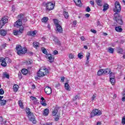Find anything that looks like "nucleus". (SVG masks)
Segmentation results:
<instances>
[{
	"label": "nucleus",
	"instance_id": "f3484780",
	"mask_svg": "<svg viewBox=\"0 0 125 125\" xmlns=\"http://www.w3.org/2000/svg\"><path fill=\"white\" fill-rule=\"evenodd\" d=\"M104 75H108L111 72V69L110 68H106L103 69Z\"/></svg>",
	"mask_w": 125,
	"mask_h": 125
},
{
	"label": "nucleus",
	"instance_id": "f257e3e1",
	"mask_svg": "<svg viewBox=\"0 0 125 125\" xmlns=\"http://www.w3.org/2000/svg\"><path fill=\"white\" fill-rule=\"evenodd\" d=\"M16 49L18 55H24V54L27 52V48L22 47V46L21 45H17Z\"/></svg>",
	"mask_w": 125,
	"mask_h": 125
},
{
	"label": "nucleus",
	"instance_id": "79ce46f5",
	"mask_svg": "<svg viewBox=\"0 0 125 125\" xmlns=\"http://www.w3.org/2000/svg\"><path fill=\"white\" fill-rule=\"evenodd\" d=\"M3 94H4V91L3 90V89H0V95H3Z\"/></svg>",
	"mask_w": 125,
	"mask_h": 125
},
{
	"label": "nucleus",
	"instance_id": "603ef678",
	"mask_svg": "<svg viewBox=\"0 0 125 125\" xmlns=\"http://www.w3.org/2000/svg\"><path fill=\"white\" fill-rule=\"evenodd\" d=\"M69 58H70V59H73V58H74V55H73L72 54H70L69 55Z\"/></svg>",
	"mask_w": 125,
	"mask_h": 125
},
{
	"label": "nucleus",
	"instance_id": "9d476101",
	"mask_svg": "<svg viewBox=\"0 0 125 125\" xmlns=\"http://www.w3.org/2000/svg\"><path fill=\"white\" fill-rule=\"evenodd\" d=\"M15 27H17V28H19V27H21L22 26V20L19 19L14 24Z\"/></svg>",
	"mask_w": 125,
	"mask_h": 125
},
{
	"label": "nucleus",
	"instance_id": "13d9d810",
	"mask_svg": "<svg viewBox=\"0 0 125 125\" xmlns=\"http://www.w3.org/2000/svg\"><path fill=\"white\" fill-rule=\"evenodd\" d=\"M57 118H55V120L57 122L58 121H59V115H57Z\"/></svg>",
	"mask_w": 125,
	"mask_h": 125
},
{
	"label": "nucleus",
	"instance_id": "72a5a7b5",
	"mask_svg": "<svg viewBox=\"0 0 125 125\" xmlns=\"http://www.w3.org/2000/svg\"><path fill=\"white\" fill-rule=\"evenodd\" d=\"M109 79H115V74L113 72L109 74Z\"/></svg>",
	"mask_w": 125,
	"mask_h": 125
},
{
	"label": "nucleus",
	"instance_id": "c756f323",
	"mask_svg": "<svg viewBox=\"0 0 125 125\" xmlns=\"http://www.w3.org/2000/svg\"><path fill=\"white\" fill-rule=\"evenodd\" d=\"M98 76H102V75H104L103 69H100L97 72Z\"/></svg>",
	"mask_w": 125,
	"mask_h": 125
},
{
	"label": "nucleus",
	"instance_id": "393cba45",
	"mask_svg": "<svg viewBox=\"0 0 125 125\" xmlns=\"http://www.w3.org/2000/svg\"><path fill=\"white\" fill-rule=\"evenodd\" d=\"M33 45L35 48H38V47H39L40 46V43L37 42H35L33 43Z\"/></svg>",
	"mask_w": 125,
	"mask_h": 125
},
{
	"label": "nucleus",
	"instance_id": "37998d69",
	"mask_svg": "<svg viewBox=\"0 0 125 125\" xmlns=\"http://www.w3.org/2000/svg\"><path fill=\"white\" fill-rule=\"evenodd\" d=\"M89 56H90V53H88L86 55L87 62L86 63H88V60H89Z\"/></svg>",
	"mask_w": 125,
	"mask_h": 125
},
{
	"label": "nucleus",
	"instance_id": "3c124183",
	"mask_svg": "<svg viewBox=\"0 0 125 125\" xmlns=\"http://www.w3.org/2000/svg\"><path fill=\"white\" fill-rule=\"evenodd\" d=\"M90 10H91L90 9V8L89 7V6H87L86 9V12H89L90 11Z\"/></svg>",
	"mask_w": 125,
	"mask_h": 125
},
{
	"label": "nucleus",
	"instance_id": "58836bf2",
	"mask_svg": "<svg viewBox=\"0 0 125 125\" xmlns=\"http://www.w3.org/2000/svg\"><path fill=\"white\" fill-rule=\"evenodd\" d=\"M97 4L100 6H102V4L101 3V0H96Z\"/></svg>",
	"mask_w": 125,
	"mask_h": 125
},
{
	"label": "nucleus",
	"instance_id": "0eeeda50",
	"mask_svg": "<svg viewBox=\"0 0 125 125\" xmlns=\"http://www.w3.org/2000/svg\"><path fill=\"white\" fill-rule=\"evenodd\" d=\"M54 23L57 28V31L58 32V33H60V34H62L63 32V28H62V26H61V25L58 23V21H54Z\"/></svg>",
	"mask_w": 125,
	"mask_h": 125
},
{
	"label": "nucleus",
	"instance_id": "412c9836",
	"mask_svg": "<svg viewBox=\"0 0 125 125\" xmlns=\"http://www.w3.org/2000/svg\"><path fill=\"white\" fill-rule=\"evenodd\" d=\"M64 87L66 90H68V91H70L71 90V87L69 85V84L68 83H65L64 84Z\"/></svg>",
	"mask_w": 125,
	"mask_h": 125
},
{
	"label": "nucleus",
	"instance_id": "1a4fd4ad",
	"mask_svg": "<svg viewBox=\"0 0 125 125\" xmlns=\"http://www.w3.org/2000/svg\"><path fill=\"white\" fill-rule=\"evenodd\" d=\"M44 91L46 94H48V95H49V94H51L52 93V90L51 89V88L49 86H47L44 89Z\"/></svg>",
	"mask_w": 125,
	"mask_h": 125
},
{
	"label": "nucleus",
	"instance_id": "473e14b6",
	"mask_svg": "<svg viewBox=\"0 0 125 125\" xmlns=\"http://www.w3.org/2000/svg\"><path fill=\"white\" fill-rule=\"evenodd\" d=\"M3 77H4V78H7V79H9V74H7L6 72H4L3 73Z\"/></svg>",
	"mask_w": 125,
	"mask_h": 125
},
{
	"label": "nucleus",
	"instance_id": "f704fd0d",
	"mask_svg": "<svg viewBox=\"0 0 125 125\" xmlns=\"http://www.w3.org/2000/svg\"><path fill=\"white\" fill-rule=\"evenodd\" d=\"M19 104L21 109H23V108H24V105H23V103H22V101H19Z\"/></svg>",
	"mask_w": 125,
	"mask_h": 125
},
{
	"label": "nucleus",
	"instance_id": "aec40b11",
	"mask_svg": "<svg viewBox=\"0 0 125 125\" xmlns=\"http://www.w3.org/2000/svg\"><path fill=\"white\" fill-rule=\"evenodd\" d=\"M0 35L2 37H4L6 35V30H0Z\"/></svg>",
	"mask_w": 125,
	"mask_h": 125
},
{
	"label": "nucleus",
	"instance_id": "6e6d98bb",
	"mask_svg": "<svg viewBox=\"0 0 125 125\" xmlns=\"http://www.w3.org/2000/svg\"><path fill=\"white\" fill-rule=\"evenodd\" d=\"M91 32H92V33H93V34H96V30L94 29H91Z\"/></svg>",
	"mask_w": 125,
	"mask_h": 125
},
{
	"label": "nucleus",
	"instance_id": "20e7f679",
	"mask_svg": "<svg viewBox=\"0 0 125 125\" xmlns=\"http://www.w3.org/2000/svg\"><path fill=\"white\" fill-rule=\"evenodd\" d=\"M42 53H44V54H46V55H47L46 58H48V59H49V62H50V63H52V62L54 61V59L52 58V56H51V54H47V50H46L45 48H42Z\"/></svg>",
	"mask_w": 125,
	"mask_h": 125
},
{
	"label": "nucleus",
	"instance_id": "a18cd8bd",
	"mask_svg": "<svg viewBox=\"0 0 125 125\" xmlns=\"http://www.w3.org/2000/svg\"><path fill=\"white\" fill-rule=\"evenodd\" d=\"M41 103L42 106H46V103H45V101H41Z\"/></svg>",
	"mask_w": 125,
	"mask_h": 125
},
{
	"label": "nucleus",
	"instance_id": "9b49d317",
	"mask_svg": "<svg viewBox=\"0 0 125 125\" xmlns=\"http://www.w3.org/2000/svg\"><path fill=\"white\" fill-rule=\"evenodd\" d=\"M43 70H42V69H40L39 71L37 72V76L39 78L44 77V74L43 73Z\"/></svg>",
	"mask_w": 125,
	"mask_h": 125
},
{
	"label": "nucleus",
	"instance_id": "a19ab883",
	"mask_svg": "<svg viewBox=\"0 0 125 125\" xmlns=\"http://www.w3.org/2000/svg\"><path fill=\"white\" fill-rule=\"evenodd\" d=\"M78 58L80 59L83 58V53H80L78 54Z\"/></svg>",
	"mask_w": 125,
	"mask_h": 125
},
{
	"label": "nucleus",
	"instance_id": "e2e57ef3",
	"mask_svg": "<svg viewBox=\"0 0 125 125\" xmlns=\"http://www.w3.org/2000/svg\"><path fill=\"white\" fill-rule=\"evenodd\" d=\"M61 81L62 82H63L64 81H65V77H62L61 78Z\"/></svg>",
	"mask_w": 125,
	"mask_h": 125
},
{
	"label": "nucleus",
	"instance_id": "cd10ccee",
	"mask_svg": "<svg viewBox=\"0 0 125 125\" xmlns=\"http://www.w3.org/2000/svg\"><path fill=\"white\" fill-rule=\"evenodd\" d=\"M108 52H109V53H114V48L111 47H109L107 50Z\"/></svg>",
	"mask_w": 125,
	"mask_h": 125
},
{
	"label": "nucleus",
	"instance_id": "c9c22d12",
	"mask_svg": "<svg viewBox=\"0 0 125 125\" xmlns=\"http://www.w3.org/2000/svg\"><path fill=\"white\" fill-rule=\"evenodd\" d=\"M23 31H24V27L23 26H21L19 28L18 32L19 33L22 34V33H23Z\"/></svg>",
	"mask_w": 125,
	"mask_h": 125
},
{
	"label": "nucleus",
	"instance_id": "6e6552de",
	"mask_svg": "<svg viewBox=\"0 0 125 125\" xmlns=\"http://www.w3.org/2000/svg\"><path fill=\"white\" fill-rule=\"evenodd\" d=\"M54 6H55V5L53 3L51 2H47L45 5L46 10H48V11L53 10L54 9Z\"/></svg>",
	"mask_w": 125,
	"mask_h": 125
},
{
	"label": "nucleus",
	"instance_id": "5fc2aeb1",
	"mask_svg": "<svg viewBox=\"0 0 125 125\" xmlns=\"http://www.w3.org/2000/svg\"><path fill=\"white\" fill-rule=\"evenodd\" d=\"M21 72H19L18 74V76H19V78H20V79H22V76H21Z\"/></svg>",
	"mask_w": 125,
	"mask_h": 125
},
{
	"label": "nucleus",
	"instance_id": "2f4dec72",
	"mask_svg": "<svg viewBox=\"0 0 125 125\" xmlns=\"http://www.w3.org/2000/svg\"><path fill=\"white\" fill-rule=\"evenodd\" d=\"M110 79V82L112 84V85H114L115 84V83H116V80H115V78H109Z\"/></svg>",
	"mask_w": 125,
	"mask_h": 125
},
{
	"label": "nucleus",
	"instance_id": "c03bdc74",
	"mask_svg": "<svg viewBox=\"0 0 125 125\" xmlns=\"http://www.w3.org/2000/svg\"><path fill=\"white\" fill-rule=\"evenodd\" d=\"M2 49H4L6 47V44L5 43H3L2 45L0 46Z\"/></svg>",
	"mask_w": 125,
	"mask_h": 125
},
{
	"label": "nucleus",
	"instance_id": "ea45409f",
	"mask_svg": "<svg viewBox=\"0 0 125 125\" xmlns=\"http://www.w3.org/2000/svg\"><path fill=\"white\" fill-rule=\"evenodd\" d=\"M1 66H2L3 67H6L7 63H6V61H4V62H2L1 63Z\"/></svg>",
	"mask_w": 125,
	"mask_h": 125
},
{
	"label": "nucleus",
	"instance_id": "69168bd1",
	"mask_svg": "<svg viewBox=\"0 0 125 125\" xmlns=\"http://www.w3.org/2000/svg\"><path fill=\"white\" fill-rule=\"evenodd\" d=\"M60 86V84H59V83H58L56 85V87L57 88H58V87H59Z\"/></svg>",
	"mask_w": 125,
	"mask_h": 125
},
{
	"label": "nucleus",
	"instance_id": "0e129e2a",
	"mask_svg": "<svg viewBox=\"0 0 125 125\" xmlns=\"http://www.w3.org/2000/svg\"><path fill=\"white\" fill-rule=\"evenodd\" d=\"M90 4H91L92 5H94V1H90Z\"/></svg>",
	"mask_w": 125,
	"mask_h": 125
},
{
	"label": "nucleus",
	"instance_id": "c85d7f7f",
	"mask_svg": "<svg viewBox=\"0 0 125 125\" xmlns=\"http://www.w3.org/2000/svg\"><path fill=\"white\" fill-rule=\"evenodd\" d=\"M63 15L65 19H68V18H69V14L68 13V12L64 11Z\"/></svg>",
	"mask_w": 125,
	"mask_h": 125
},
{
	"label": "nucleus",
	"instance_id": "052dcab7",
	"mask_svg": "<svg viewBox=\"0 0 125 125\" xmlns=\"http://www.w3.org/2000/svg\"><path fill=\"white\" fill-rule=\"evenodd\" d=\"M54 55H56V54H58V51L57 50L54 51Z\"/></svg>",
	"mask_w": 125,
	"mask_h": 125
},
{
	"label": "nucleus",
	"instance_id": "5701e85b",
	"mask_svg": "<svg viewBox=\"0 0 125 125\" xmlns=\"http://www.w3.org/2000/svg\"><path fill=\"white\" fill-rule=\"evenodd\" d=\"M19 87V86L18 85L15 84L13 86V90L14 92H17L18 91V88Z\"/></svg>",
	"mask_w": 125,
	"mask_h": 125
},
{
	"label": "nucleus",
	"instance_id": "e433bc0d",
	"mask_svg": "<svg viewBox=\"0 0 125 125\" xmlns=\"http://www.w3.org/2000/svg\"><path fill=\"white\" fill-rule=\"evenodd\" d=\"M42 22H44L45 23L47 21H48V18L47 17H44L42 19Z\"/></svg>",
	"mask_w": 125,
	"mask_h": 125
},
{
	"label": "nucleus",
	"instance_id": "ddd939ff",
	"mask_svg": "<svg viewBox=\"0 0 125 125\" xmlns=\"http://www.w3.org/2000/svg\"><path fill=\"white\" fill-rule=\"evenodd\" d=\"M40 69H42L43 70V74H44V76H45L46 75H47V74H48L49 71H48V69H47V68H45V67L43 66L42 67H41V68Z\"/></svg>",
	"mask_w": 125,
	"mask_h": 125
},
{
	"label": "nucleus",
	"instance_id": "423d86ee",
	"mask_svg": "<svg viewBox=\"0 0 125 125\" xmlns=\"http://www.w3.org/2000/svg\"><path fill=\"white\" fill-rule=\"evenodd\" d=\"M114 19L120 25H123V20L120 18V15L118 13H115L114 14Z\"/></svg>",
	"mask_w": 125,
	"mask_h": 125
},
{
	"label": "nucleus",
	"instance_id": "6ab92c4d",
	"mask_svg": "<svg viewBox=\"0 0 125 125\" xmlns=\"http://www.w3.org/2000/svg\"><path fill=\"white\" fill-rule=\"evenodd\" d=\"M48 114H49V109L48 108H46L43 111V116H48Z\"/></svg>",
	"mask_w": 125,
	"mask_h": 125
},
{
	"label": "nucleus",
	"instance_id": "864d4df0",
	"mask_svg": "<svg viewBox=\"0 0 125 125\" xmlns=\"http://www.w3.org/2000/svg\"><path fill=\"white\" fill-rule=\"evenodd\" d=\"M12 11H13V12H14V11H15V6L13 5L12 6Z\"/></svg>",
	"mask_w": 125,
	"mask_h": 125
},
{
	"label": "nucleus",
	"instance_id": "4468645a",
	"mask_svg": "<svg viewBox=\"0 0 125 125\" xmlns=\"http://www.w3.org/2000/svg\"><path fill=\"white\" fill-rule=\"evenodd\" d=\"M8 22V20L7 18L5 17H3L0 21V22L2 23L3 24H5L6 23H7Z\"/></svg>",
	"mask_w": 125,
	"mask_h": 125
},
{
	"label": "nucleus",
	"instance_id": "bf43d9fd",
	"mask_svg": "<svg viewBox=\"0 0 125 125\" xmlns=\"http://www.w3.org/2000/svg\"><path fill=\"white\" fill-rule=\"evenodd\" d=\"M43 125H52V123H46V124H44Z\"/></svg>",
	"mask_w": 125,
	"mask_h": 125
},
{
	"label": "nucleus",
	"instance_id": "b1692460",
	"mask_svg": "<svg viewBox=\"0 0 125 125\" xmlns=\"http://www.w3.org/2000/svg\"><path fill=\"white\" fill-rule=\"evenodd\" d=\"M115 29L116 32H118V33H120V32L123 31V28H122L121 26L116 27Z\"/></svg>",
	"mask_w": 125,
	"mask_h": 125
},
{
	"label": "nucleus",
	"instance_id": "774afa93",
	"mask_svg": "<svg viewBox=\"0 0 125 125\" xmlns=\"http://www.w3.org/2000/svg\"><path fill=\"white\" fill-rule=\"evenodd\" d=\"M4 24H3L1 22H0V29H1V28H2V26L4 25Z\"/></svg>",
	"mask_w": 125,
	"mask_h": 125
},
{
	"label": "nucleus",
	"instance_id": "de8ad7c7",
	"mask_svg": "<svg viewBox=\"0 0 125 125\" xmlns=\"http://www.w3.org/2000/svg\"><path fill=\"white\" fill-rule=\"evenodd\" d=\"M4 61H6V58L4 59V58H0V62H4Z\"/></svg>",
	"mask_w": 125,
	"mask_h": 125
},
{
	"label": "nucleus",
	"instance_id": "f03ea898",
	"mask_svg": "<svg viewBox=\"0 0 125 125\" xmlns=\"http://www.w3.org/2000/svg\"><path fill=\"white\" fill-rule=\"evenodd\" d=\"M25 112L27 116H28L29 121L32 122L33 124H36L37 121H36V119L35 118L34 114L33 113L31 112V109L26 108L25 109Z\"/></svg>",
	"mask_w": 125,
	"mask_h": 125
},
{
	"label": "nucleus",
	"instance_id": "4be33fe9",
	"mask_svg": "<svg viewBox=\"0 0 125 125\" xmlns=\"http://www.w3.org/2000/svg\"><path fill=\"white\" fill-rule=\"evenodd\" d=\"M104 9L103 10V11L105 12L106 10H108V9L109 8V5L108 4H104L103 6Z\"/></svg>",
	"mask_w": 125,
	"mask_h": 125
},
{
	"label": "nucleus",
	"instance_id": "a878e982",
	"mask_svg": "<svg viewBox=\"0 0 125 125\" xmlns=\"http://www.w3.org/2000/svg\"><path fill=\"white\" fill-rule=\"evenodd\" d=\"M117 52L118 53H120V54H123V53H124V50L122 49V48L118 47Z\"/></svg>",
	"mask_w": 125,
	"mask_h": 125
},
{
	"label": "nucleus",
	"instance_id": "2eb2a0df",
	"mask_svg": "<svg viewBox=\"0 0 125 125\" xmlns=\"http://www.w3.org/2000/svg\"><path fill=\"white\" fill-rule=\"evenodd\" d=\"M75 3L76 4V5H77V6H83V4L82 3V1L81 0H73Z\"/></svg>",
	"mask_w": 125,
	"mask_h": 125
},
{
	"label": "nucleus",
	"instance_id": "dca6fc26",
	"mask_svg": "<svg viewBox=\"0 0 125 125\" xmlns=\"http://www.w3.org/2000/svg\"><path fill=\"white\" fill-rule=\"evenodd\" d=\"M58 110H59V108L58 107L55 108L52 111V115L56 116V115H57V113H58Z\"/></svg>",
	"mask_w": 125,
	"mask_h": 125
},
{
	"label": "nucleus",
	"instance_id": "39448f33",
	"mask_svg": "<svg viewBox=\"0 0 125 125\" xmlns=\"http://www.w3.org/2000/svg\"><path fill=\"white\" fill-rule=\"evenodd\" d=\"M121 10H122V7H121L120 2L116 1L115 2V8L113 9L114 12L118 13V12H121Z\"/></svg>",
	"mask_w": 125,
	"mask_h": 125
},
{
	"label": "nucleus",
	"instance_id": "8fccbe9b",
	"mask_svg": "<svg viewBox=\"0 0 125 125\" xmlns=\"http://www.w3.org/2000/svg\"><path fill=\"white\" fill-rule=\"evenodd\" d=\"M122 124L123 125H125V117L122 118Z\"/></svg>",
	"mask_w": 125,
	"mask_h": 125
},
{
	"label": "nucleus",
	"instance_id": "49530a36",
	"mask_svg": "<svg viewBox=\"0 0 125 125\" xmlns=\"http://www.w3.org/2000/svg\"><path fill=\"white\" fill-rule=\"evenodd\" d=\"M6 62L11 63V60L8 58H6Z\"/></svg>",
	"mask_w": 125,
	"mask_h": 125
},
{
	"label": "nucleus",
	"instance_id": "bb28decb",
	"mask_svg": "<svg viewBox=\"0 0 125 125\" xmlns=\"http://www.w3.org/2000/svg\"><path fill=\"white\" fill-rule=\"evenodd\" d=\"M0 104L1 106H4L6 104V100H2L0 101Z\"/></svg>",
	"mask_w": 125,
	"mask_h": 125
},
{
	"label": "nucleus",
	"instance_id": "f8f14e48",
	"mask_svg": "<svg viewBox=\"0 0 125 125\" xmlns=\"http://www.w3.org/2000/svg\"><path fill=\"white\" fill-rule=\"evenodd\" d=\"M53 41L54 42H55V44H57V45H61V42H60V41L57 37H54Z\"/></svg>",
	"mask_w": 125,
	"mask_h": 125
},
{
	"label": "nucleus",
	"instance_id": "7ed1b4c3",
	"mask_svg": "<svg viewBox=\"0 0 125 125\" xmlns=\"http://www.w3.org/2000/svg\"><path fill=\"white\" fill-rule=\"evenodd\" d=\"M102 115V112L101 110L95 108L92 110L90 113V118H93V117H95V116H101Z\"/></svg>",
	"mask_w": 125,
	"mask_h": 125
},
{
	"label": "nucleus",
	"instance_id": "4d7b16f0",
	"mask_svg": "<svg viewBox=\"0 0 125 125\" xmlns=\"http://www.w3.org/2000/svg\"><path fill=\"white\" fill-rule=\"evenodd\" d=\"M97 26H101V23H100V21H99V20L97 21Z\"/></svg>",
	"mask_w": 125,
	"mask_h": 125
},
{
	"label": "nucleus",
	"instance_id": "4c0bfd02",
	"mask_svg": "<svg viewBox=\"0 0 125 125\" xmlns=\"http://www.w3.org/2000/svg\"><path fill=\"white\" fill-rule=\"evenodd\" d=\"M77 99H80V96L76 95L73 98L72 101H76Z\"/></svg>",
	"mask_w": 125,
	"mask_h": 125
},
{
	"label": "nucleus",
	"instance_id": "7c9ffc66",
	"mask_svg": "<svg viewBox=\"0 0 125 125\" xmlns=\"http://www.w3.org/2000/svg\"><path fill=\"white\" fill-rule=\"evenodd\" d=\"M21 73L23 75H27L28 74V70L26 69H22L21 70Z\"/></svg>",
	"mask_w": 125,
	"mask_h": 125
},
{
	"label": "nucleus",
	"instance_id": "a211bd4d",
	"mask_svg": "<svg viewBox=\"0 0 125 125\" xmlns=\"http://www.w3.org/2000/svg\"><path fill=\"white\" fill-rule=\"evenodd\" d=\"M37 34V31H29L27 32L28 36H35Z\"/></svg>",
	"mask_w": 125,
	"mask_h": 125
},
{
	"label": "nucleus",
	"instance_id": "338daca9",
	"mask_svg": "<svg viewBox=\"0 0 125 125\" xmlns=\"http://www.w3.org/2000/svg\"><path fill=\"white\" fill-rule=\"evenodd\" d=\"M95 97H96V96L93 95L92 97V100L93 101V100H94V99H95Z\"/></svg>",
	"mask_w": 125,
	"mask_h": 125
},
{
	"label": "nucleus",
	"instance_id": "680f3d73",
	"mask_svg": "<svg viewBox=\"0 0 125 125\" xmlns=\"http://www.w3.org/2000/svg\"><path fill=\"white\" fill-rule=\"evenodd\" d=\"M85 16L87 18H88L89 17V16H90V15L89 14H85Z\"/></svg>",
	"mask_w": 125,
	"mask_h": 125
},
{
	"label": "nucleus",
	"instance_id": "09e8293b",
	"mask_svg": "<svg viewBox=\"0 0 125 125\" xmlns=\"http://www.w3.org/2000/svg\"><path fill=\"white\" fill-rule=\"evenodd\" d=\"M14 34L15 36H17V35H19V32L18 31V30H15L14 31Z\"/></svg>",
	"mask_w": 125,
	"mask_h": 125
}]
</instances>
